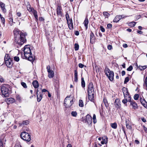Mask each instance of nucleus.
<instances>
[{"mask_svg": "<svg viewBox=\"0 0 147 147\" xmlns=\"http://www.w3.org/2000/svg\"><path fill=\"white\" fill-rule=\"evenodd\" d=\"M24 54L26 59H28L30 61H32L33 60V58L32 56L30 49L29 46H25L23 49Z\"/></svg>", "mask_w": 147, "mask_h": 147, "instance_id": "1", "label": "nucleus"}, {"mask_svg": "<svg viewBox=\"0 0 147 147\" xmlns=\"http://www.w3.org/2000/svg\"><path fill=\"white\" fill-rule=\"evenodd\" d=\"M104 72L109 80L110 81H112L114 79V73L113 71H110L107 67H105L104 70Z\"/></svg>", "mask_w": 147, "mask_h": 147, "instance_id": "2", "label": "nucleus"}, {"mask_svg": "<svg viewBox=\"0 0 147 147\" xmlns=\"http://www.w3.org/2000/svg\"><path fill=\"white\" fill-rule=\"evenodd\" d=\"M26 40L25 35H22L21 37L15 38V41L16 43L20 45H22L25 42Z\"/></svg>", "mask_w": 147, "mask_h": 147, "instance_id": "3", "label": "nucleus"}, {"mask_svg": "<svg viewBox=\"0 0 147 147\" xmlns=\"http://www.w3.org/2000/svg\"><path fill=\"white\" fill-rule=\"evenodd\" d=\"M73 99L71 98L70 96L66 97L64 100V105L66 107H70L73 104Z\"/></svg>", "mask_w": 147, "mask_h": 147, "instance_id": "4", "label": "nucleus"}, {"mask_svg": "<svg viewBox=\"0 0 147 147\" xmlns=\"http://www.w3.org/2000/svg\"><path fill=\"white\" fill-rule=\"evenodd\" d=\"M20 136L22 139L27 142H29L31 140L30 136L27 132H22L21 133Z\"/></svg>", "mask_w": 147, "mask_h": 147, "instance_id": "5", "label": "nucleus"}, {"mask_svg": "<svg viewBox=\"0 0 147 147\" xmlns=\"http://www.w3.org/2000/svg\"><path fill=\"white\" fill-rule=\"evenodd\" d=\"M0 91L4 97H6L8 96V89L6 86L3 85L0 87Z\"/></svg>", "mask_w": 147, "mask_h": 147, "instance_id": "6", "label": "nucleus"}, {"mask_svg": "<svg viewBox=\"0 0 147 147\" xmlns=\"http://www.w3.org/2000/svg\"><path fill=\"white\" fill-rule=\"evenodd\" d=\"M14 38L20 37L22 36V35H25L24 34L17 28L14 29L13 31Z\"/></svg>", "mask_w": 147, "mask_h": 147, "instance_id": "7", "label": "nucleus"}, {"mask_svg": "<svg viewBox=\"0 0 147 147\" xmlns=\"http://www.w3.org/2000/svg\"><path fill=\"white\" fill-rule=\"evenodd\" d=\"M128 102L130 103V105L132 106V108L134 110H136L138 108L137 103L134 100H131V96H129Z\"/></svg>", "mask_w": 147, "mask_h": 147, "instance_id": "8", "label": "nucleus"}, {"mask_svg": "<svg viewBox=\"0 0 147 147\" xmlns=\"http://www.w3.org/2000/svg\"><path fill=\"white\" fill-rule=\"evenodd\" d=\"M94 93L93 85L92 82L89 83L88 87V93L90 94V93Z\"/></svg>", "mask_w": 147, "mask_h": 147, "instance_id": "9", "label": "nucleus"}, {"mask_svg": "<svg viewBox=\"0 0 147 147\" xmlns=\"http://www.w3.org/2000/svg\"><path fill=\"white\" fill-rule=\"evenodd\" d=\"M122 90L125 98H126V97H127V96H128V98L129 96H130L129 95V93L127 88L124 87L123 88Z\"/></svg>", "mask_w": 147, "mask_h": 147, "instance_id": "10", "label": "nucleus"}, {"mask_svg": "<svg viewBox=\"0 0 147 147\" xmlns=\"http://www.w3.org/2000/svg\"><path fill=\"white\" fill-rule=\"evenodd\" d=\"M5 135L3 134L1 136L0 141V147H4L3 144H5L6 139L5 138Z\"/></svg>", "mask_w": 147, "mask_h": 147, "instance_id": "11", "label": "nucleus"}, {"mask_svg": "<svg viewBox=\"0 0 147 147\" xmlns=\"http://www.w3.org/2000/svg\"><path fill=\"white\" fill-rule=\"evenodd\" d=\"M5 64L7 66V67L9 68H11L12 67L13 65V62L12 59H9L8 60V59L6 60L5 61Z\"/></svg>", "mask_w": 147, "mask_h": 147, "instance_id": "12", "label": "nucleus"}, {"mask_svg": "<svg viewBox=\"0 0 147 147\" xmlns=\"http://www.w3.org/2000/svg\"><path fill=\"white\" fill-rule=\"evenodd\" d=\"M62 10L61 6H58L57 9V14L58 16L62 17L63 16V13L62 12Z\"/></svg>", "mask_w": 147, "mask_h": 147, "instance_id": "13", "label": "nucleus"}, {"mask_svg": "<svg viewBox=\"0 0 147 147\" xmlns=\"http://www.w3.org/2000/svg\"><path fill=\"white\" fill-rule=\"evenodd\" d=\"M90 42L92 44H93L95 42V38L94 33L91 32L90 34Z\"/></svg>", "mask_w": 147, "mask_h": 147, "instance_id": "14", "label": "nucleus"}, {"mask_svg": "<svg viewBox=\"0 0 147 147\" xmlns=\"http://www.w3.org/2000/svg\"><path fill=\"white\" fill-rule=\"evenodd\" d=\"M88 93V99L92 102H94V93Z\"/></svg>", "mask_w": 147, "mask_h": 147, "instance_id": "15", "label": "nucleus"}, {"mask_svg": "<svg viewBox=\"0 0 147 147\" xmlns=\"http://www.w3.org/2000/svg\"><path fill=\"white\" fill-rule=\"evenodd\" d=\"M92 121V117L91 116L88 114L86 116L85 122H87L88 123H91Z\"/></svg>", "mask_w": 147, "mask_h": 147, "instance_id": "16", "label": "nucleus"}, {"mask_svg": "<svg viewBox=\"0 0 147 147\" xmlns=\"http://www.w3.org/2000/svg\"><path fill=\"white\" fill-rule=\"evenodd\" d=\"M0 6L3 12L5 13L6 12V10L5 8V4L2 2H0Z\"/></svg>", "mask_w": 147, "mask_h": 147, "instance_id": "17", "label": "nucleus"}, {"mask_svg": "<svg viewBox=\"0 0 147 147\" xmlns=\"http://www.w3.org/2000/svg\"><path fill=\"white\" fill-rule=\"evenodd\" d=\"M108 142V138L106 137H102V141H101V143L102 144H106Z\"/></svg>", "mask_w": 147, "mask_h": 147, "instance_id": "18", "label": "nucleus"}, {"mask_svg": "<svg viewBox=\"0 0 147 147\" xmlns=\"http://www.w3.org/2000/svg\"><path fill=\"white\" fill-rule=\"evenodd\" d=\"M48 72V77L50 78H53L54 76V72L51 70L50 71H47Z\"/></svg>", "mask_w": 147, "mask_h": 147, "instance_id": "19", "label": "nucleus"}, {"mask_svg": "<svg viewBox=\"0 0 147 147\" xmlns=\"http://www.w3.org/2000/svg\"><path fill=\"white\" fill-rule=\"evenodd\" d=\"M74 81L76 82H77L78 81V71L77 70H75L74 71Z\"/></svg>", "mask_w": 147, "mask_h": 147, "instance_id": "20", "label": "nucleus"}, {"mask_svg": "<svg viewBox=\"0 0 147 147\" xmlns=\"http://www.w3.org/2000/svg\"><path fill=\"white\" fill-rule=\"evenodd\" d=\"M29 124V121L28 120H25L23 121L22 123H19V126H22L24 125H27Z\"/></svg>", "mask_w": 147, "mask_h": 147, "instance_id": "21", "label": "nucleus"}, {"mask_svg": "<svg viewBox=\"0 0 147 147\" xmlns=\"http://www.w3.org/2000/svg\"><path fill=\"white\" fill-rule=\"evenodd\" d=\"M121 19V17L120 16L117 15L115 16L113 20V22H117Z\"/></svg>", "mask_w": 147, "mask_h": 147, "instance_id": "22", "label": "nucleus"}, {"mask_svg": "<svg viewBox=\"0 0 147 147\" xmlns=\"http://www.w3.org/2000/svg\"><path fill=\"white\" fill-rule=\"evenodd\" d=\"M32 84L35 88H38L39 86L38 82L36 80L32 82Z\"/></svg>", "mask_w": 147, "mask_h": 147, "instance_id": "23", "label": "nucleus"}, {"mask_svg": "<svg viewBox=\"0 0 147 147\" xmlns=\"http://www.w3.org/2000/svg\"><path fill=\"white\" fill-rule=\"evenodd\" d=\"M140 99L141 103L143 105H145V104L147 103L143 97H140Z\"/></svg>", "mask_w": 147, "mask_h": 147, "instance_id": "24", "label": "nucleus"}, {"mask_svg": "<svg viewBox=\"0 0 147 147\" xmlns=\"http://www.w3.org/2000/svg\"><path fill=\"white\" fill-rule=\"evenodd\" d=\"M32 12L33 13L35 18L36 19V20H38V16L37 15V11L34 10V9L33 11H32Z\"/></svg>", "mask_w": 147, "mask_h": 147, "instance_id": "25", "label": "nucleus"}, {"mask_svg": "<svg viewBox=\"0 0 147 147\" xmlns=\"http://www.w3.org/2000/svg\"><path fill=\"white\" fill-rule=\"evenodd\" d=\"M115 105H116V107H120V104L119 102V100L118 99H117L115 100Z\"/></svg>", "mask_w": 147, "mask_h": 147, "instance_id": "26", "label": "nucleus"}, {"mask_svg": "<svg viewBox=\"0 0 147 147\" xmlns=\"http://www.w3.org/2000/svg\"><path fill=\"white\" fill-rule=\"evenodd\" d=\"M42 94L40 93H39V95L38 96V95H37V101L38 102H40L42 98Z\"/></svg>", "mask_w": 147, "mask_h": 147, "instance_id": "27", "label": "nucleus"}, {"mask_svg": "<svg viewBox=\"0 0 147 147\" xmlns=\"http://www.w3.org/2000/svg\"><path fill=\"white\" fill-rule=\"evenodd\" d=\"M129 120H126V125L127 128L129 129H131V126L129 124Z\"/></svg>", "mask_w": 147, "mask_h": 147, "instance_id": "28", "label": "nucleus"}, {"mask_svg": "<svg viewBox=\"0 0 147 147\" xmlns=\"http://www.w3.org/2000/svg\"><path fill=\"white\" fill-rule=\"evenodd\" d=\"M89 21L86 18L85 19L84 21V26L86 28V29H87L88 28V24Z\"/></svg>", "mask_w": 147, "mask_h": 147, "instance_id": "29", "label": "nucleus"}, {"mask_svg": "<svg viewBox=\"0 0 147 147\" xmlns=\"http://www.w3.org/2000/svg\"><path fill=\"white\" fill-rule=\"evenodd\" d=\"M136 23L135 22H132L128 23L127 24L129 26L131 27H133L135 26Z\"/></svg>", "mask_w": 147, "mask_h": 147, "instance_id": "30", "label": "nucleus"}, {"mask_svg": "<svg viewBox=\"0 0 147 147\" xmlns=\"http://www.w3.org/2000/svg\"><path fill=\"white\" fill-rule=\"evenodd\" d=\"M27 9L30 12H32V11H33L34 9L33 8L31 7L30 5L29 4L27 5Z\"/></svg>", "mask_w": 147, "mask_h": 147, "instance_id": "31", "label": "nucleus"}, {"mask_svg": "<svg viewBox=\"0 0 147 147\" xmlns=\"http://www.w3.org/2000/svg\"><path fill=\"white\" fill-rule=\"evenodd\" d=\"M81 85L83 88H84L85 86V82L83 77L81 78Z\"/></svg>", "mask_w": 147, "mask_h": 147, "instance_id": "32", "label": "nucleus"}, {"mask_svg": "<svg viewBox=\"0 0 147 147\" xmlns=\"http://www.w3.org/2000/svg\"><path fill=\"white\" fill-rule=\"evenodd\" d=\"M111 126L112 128L115 129L117 127V125L116 123H111Z\"/></svg>", "mask_w": 147, "mask_h": 147, "instance_id": "33", "label": "nucleus"}, {"mask_svg": "<svg viewBox=\"0 0 147 147\" xmlns=\"http://www.w3.org/2000/svg\"><path fill=\"white\" fill-rule=\"evenodd\" d=\"M103 102L106 107L107 108L109 106V104L107 100L105 98H104Z\"/></svg>", "mask_w": 147, "mask_h": 147, "instance_id": "34", "label": "nucleus"}, {"mask_svg": "<svg viewBox=\"0 0 147 147\" xmlns=\"http://www.w3.org/2000/svg\"><path fill=\"white\" fill-rule=\"evenodd\" d=\"M103 14L106 18H108L110 16V14L108 12L106 11L104 12H103Z\"/></svg>", "mask_w": 147, "mask_h": 147, "instance_id": "35", "label": "nucleus"}, {"mask_svg": "<svg viewBox=\"0 0 147 147\" xmlns=\"http://www.w3.org/2000/svg\"><path fill=\"white\" fill-rule=\"evenodd\" d=\"M16 99L19 102L21 101L22 100V98L18 94H17L16 96Z\"/></svg>", "mask_w": 147, "mask_h": 147, "instance_id": "36", "label": "nucleus"}, {"mask_svg": "<svg viewBox=\"0 0 147 147\" xmlns=\"http://www.w3.org/2000/svg\"><path fill=\"white\" fill-rule=\"evenodd\" d=\"M8 102L11 103H13L15 102V100L12 98H9L8 99Z\"/></svg>", "mask_w": 147, "mask_h": 147, "instance_id": "37", "label": "nucleus"}, {"mask_svg": "<svg viewBox=\"0 0 147 147\" xmlns=\"http://www.w3.org/2000/svg\"><path fill=\"white\" fill-rule=\"evenodd\" d=\"M79 106L81 107H82L84 106V104L83 101L82 100H80L79 102Z\"/></svg>", "mask_w": 147, "mask_h": 147, "instance_id": "38", "label": "nucleus"}, {"mask_svg": "<svg viewBox=\"0 0 147 147\" xmlns=\"http://www.w3.org/2000/svg\"><path fill=\"white\" fill-rule=\"evenodd\" d=\"M147 67L146 65H144L143 66H139V69L141 70H143L146 69Z\"/></svg>", "mask_w": 147, "mask_h": 147, "instance_id": "39", "label": "nucleus"}, {"mask_svg": "<svg viewBox=\"0 0 147 147\" xmlns=\"http://www.w3.org/2000/svg\"><path fill=\"white\" fill-rule=\"evenodd\" d=\"M11 59L10 58L9 55L8 54H6L4 57V60L5 61L6 60Z\"/></svg>", "mask_w": 147, "mask_h": 147, "instance_id": "40", "label": "nucleus"}, {"mask_svg": "<svg viewBox=\"0 0 147 147\" xmlns=\"http://www.w3.org/2000/svg\"><path fill=\"white\" fill-rule=\"evenodd\" d=\"M68 25L69 29L71 30L73 29V23L69 24Z\"/></svg>", "mask_w": 147, "mask_h": 147, "instance_id": "41", "label": "nucleus"}, {"mask_svg": "<svg viewBox=\"0 0 147 147\" xmlns=\"http://www.w3.org/2000/svg\"><path fill=\"white\" fill-rule=\"evenodd\" d=\"M93 122L94 123H95L97 122L96 119V116L95 114H94L93 117Z\"/></svg>", "mask_w": 147, "mask_h": 147, "instance_id": "42", "label": "nucleus"}, {"mask_svg": "<svg viewBox=\"0 0 147 147\" xmlns=\"http://www.w3.org/2000/svg\"><path fill=\"white\" fill-rule=\"evenodd\" d=\"M71 114L72 116L74 117H76L77 115V113L76 111H72Z\"/></svg>", "mask_w": 147, "mask_h": 147, "instance_id": "43", "label": "nucleus"}, {"mask_svg": "<svg viewBox=\"0 0 147 147\" xmlns=\"http://www.w3.org/2000/svg\"><path fill=\"white\" fill-rule=\"evenodd\" d=\"M139 95L138 94H136L134 96V99L136 100H138L139 98Z\"/></svg>", "mask_w": 147, "mask_h": 147, "instance_id": "44", "label": "nucleus"}, {"mask_svg": "<svg viewBox=\"0 0 147 147\" xmlns=\"http://www.w3.org/2000/svg\"><path fill=\"white\" fill-rule=\"evenodd\" d=\"M74 48L75 51L78 50L79 48V45L77 44H75Z\"/></svg>", "mask_w": 147, "mask_h": 147, "instance_id": "45", "label": "nucleus"}, {"mask_svg": "<svg viewBox=\"0 0 147 147\" xmlns=\"http://www.w3.org/2000/svg\"><path fill=\"white\" fill-rule=\"evenodd\" d=\"M127 101H128V100H127V98L126 97V98H125V99H124L122 101L123 103L125 105L126 104Z\"/></svg>", "mask_w": 147, "mask_h": 147, "instance_id": "46", "label": "nucleus"}, {"mask_svg": "<svg viewBox=\"0 0 147 147\" xmlns=\"http://www.w3.org/2000/svg\"><path fill=\"white\" fill-rule=\"evenodd\" d=\"M21 84L24 88H27L26 84L25 82H22L21 83Z\"/></svg>", "mask_w": 147, "mask_h": 147, "instance_id": "47", "label": "nucleus"}, {"mask_svg": "<svg viewBox=\"0 0 147 147\" xmlns=\"http://www.w3.org/2000/svg\"><path fill=\"white\" fill-rule=\"evenodd\" d=\"M65 17L66 20H68L70 19L69 15L68 14L67 12H66Z\"/></svg>", "mask_w": 147, "mask_h": 147, "instance_id": "48", "label": "nucleus"}, {"mask_svg": "<svg viewBox=\"0 0 147 147\" xmlns=\"http://www.w3.org/2000/svg\"><path fill=\"white\" fill-rule=\"evenodd\" d=\"M67 22L68 24H69L72 22V19L71 18L70 19H69L68 20H67Z\"/></svg>", "mask_w": 147, "mask_h": 147, "instance_id": "49", "label": "nucleus"}, {"mask_svg": "<svg viewBox=\"0 0 147 147\" xmlns=\"http://www.w3.org/2000/svg\"><path fill=\"white\" fill-rule=\"evenodd\" d=\"M133 69V67L131 65H130L129 67L127 69V70L128 71H130Z\"/></svg>", "mask_w": 147, "mask_h": 147, "instance_id": "50", "label": "nucleus"}, {"mask_svg": "<svg viewBox=\"0 0 147 147\" xmlns=\"http://www.w3.org/2000/svg\"><path fill=\"white\" fill-rule=\"evenodd\" d=\"M14 60L15 61H19V57L17 56H15L14 58Z\"/></svg>", "mask_w": 147, "mask_h": 147, "instance_id": "51", "label": "nucleus"}, {"mask_svg": "<svg viewBox=\"0 0 147 147\" xmlns=\"http://www.w3.org/2000/svg\"><path fill=\"white\" fill-rule=\"evenodd\" d=\"M129 81V78L128 77H126L124 81V84H126L127 82Z\"/></svg>", "mask_w": 147, "mask_h": 147, "instance_id": "52", "label": "nucleus"}, {"mask_svg": "<svg viewBox=\"0 0 147 147\" xmlns=\"http://www.w3.org/2000/svg\"><path fill=\"white\" fill-rule=\"evenodd\" d=\"M46 68L47 70V71H50L51 70L50 69L51 67H50V66L49 65H48L47 66Z\"/></svg>", "mask_w": 147, "mask_h": 147, "instance_id": "53", "label": "nucleus"}, {"mask_svg": "<svg viewBox=\"0 0 147 147\" xmlns=\"http://www.w3.org/2000/svg\"><path fill=\"white\" fill-rule=\"evenodd\" d=\"M107 48L109 50H111L112 49V46L111 45H109L107 46Z\"/></svg>", "mask_w": 147, "mask_h": 147, "instance_id": "54", "label": "nucleus"}, {"mask_svg": "<svg viewBox=\"0 0 147 147\" xmlns=\"http://www.w3.org/2000/svg\"><path fill=\"white\" fill-rule=\"evenodd\" d=\"M112 27V25L111 24H109L107 25V28L108 29L111 28Z\"/></svg>", "mask_w": 147, "mask_h": 147, "instance_id": "55", "label": "nucleus"}, {"mask_svg": "<svg viewBox=\"0 0 147 147\" xmlns=\"http://www.w3.org/2000/svg\"><path fill=\"white\" fill-rule=\"evenodd\" d=\"M78 66L80 68H82L84 67V65L82 63H80L78 64Z\"/></svg>", "mask_w": 147, "mask_h": 147, "instance_id": "56", "label": "nucleus"}, {"mask_svg": "<svg viewBox=\"0 0 147 147\" xmlns=\"http://www.w3.org/2000/svg\"><path fill=\"white\" fill-rule=\"evenodd\" d=\"M100 30L102 32H105V29L102 26H101L100 27Z\"/></svg>", "mask_w": 147, "mask_h": 147, "instance_id": "57", "label": "nucleus"}, {"mask_svg": "<svg viewBox=\"0 0 147 147\" xmlns=\"http://www.w3.org/2000/svg\"><path fill=\"white\" fill-rule=\"evenodd\" d=\"M16 15H17L18 17H20L21 16V14L19 12H17Z\"/></svg>", "mask_w": 147, "mask_h": 147, "instance_id": "58", "label": "nucleus"}, {"mask_svg": "<svg viewBox=\"0 0 147 147\" xmlns=\"http://www.w3.org/2000/svg\"><path fill=\"white\" fill-rule=\"evenodd\" d=\"M122 129H123V130L124 132V133L125 136L127 138V136H126V132H125V131L123 127H122Z\"/></svg>", "mask_w": 147, "mask_h": 147, "instance_id": "59", "label": "nucleus"}, {"mask_svg": "<svg viewBox=\"0 0 147 147\" xmlns=\"http://www.w3.org/2000/svg\"><path fill=\"white\" fill-rule=\"evenodd\" d=\"M1 19L2 21V22H3V23H4L5 22V19L4 18L2 17H1Z\"/></svg>", "mask_w": 147, "mask_h": 147, "instance_id": "60", "label": "nucleus"}, {"mask_svg": "<svg viewBox=\"0 0 147 147\" xmlns=\"http://www.w3.org/2000/svg\"><path fill=\"white\" fill-rule=\"evenodd\" d=\"M125 72L124 71H122L121 72V75L122 76H124L125 75Z\"/></svg>", "mask_w": 147, "mask_h": 147, "instance_id": "61", "label": "nucleus"}, {"mask_svg": "<svg viewBox=\"0 0 147 147\" xmlns=\"http://www.w3.org/2000/svg\"><path fill=\"white\" fill-rule=\"evenodd\" d=\"M141 119L142 121L144 122H145L146 121V119L144 117L142 118Z\"/></svg>", "mask_w": 147, "mask_h": 147, "instance_id": "62", "label": "nucleus"}, {"mask_svg": "<svg viewBox=\"0 0 147 147\" xmlns=\"http://www.w3.org/2000/svg\"><path fill=\"white\" fill-rule=\"evenodd\" d=\"M79 33L78 31H76L75 32V34L76 35L78 36L79 35Z\"/></svg>", "mask_w": 147, "mask_h": 147, "instance_id": "63", "label": "nucleus"}, {"mask_svg": "<svg viewBox=\"0 0 147 147\" xmlns=\"http://www.w3.org/2000/svg\"><path fill=\"white\" fill-rule=\"evenodd\" d=\"M123 47L124 48H126L128 47L127 45L126 44H124L123 45Z\"/></svg>", "mask_w": 147, "mask_h": 147, "instance_id": "64", "label": "nucleus"}]
</instances>
